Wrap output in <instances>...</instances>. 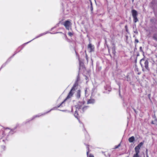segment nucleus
Masks as SVG:
<instances>
[{"label": "nucleus", "mask_w": 157, "mask_h": 157, "mask_svg": "<svg viewBox=\"0 0 157 157\" xmlns=\"http://www.w3.org/2000/svg\"><path fill=\"white\" fill-rule=\"evenodd\" d=\"M140 64L143 68L144 67L146 69H148V62L147 60L144 59H141L140 60Z\"/></svg>", "instance_id": "nucleus-1"}, {"label": "nucleus", "mask_w": 157, "mask_h": 157, "mask_svg": "<svg viewBox=\"0 0 157 157\" xmlns=\"http://www.w3.org/2000/svg\"><path fill=\"white\" fill-rule=\"evenodd\" d=\"M143 144V142H141L137 146L135 147V151L140 152V150Z\"/></svg>", "instance_id": "nucleus-2"}, {"label": "nucleus", "mask_w": 157, "mask_h": 157, "mask_svg": "<svg viewBox=\"0 0 157 157\" xmlns=\"http://www.w3.org/2000/svg\"><path fill=\"white\" fill-rule=\"evenodd\" d=\"M88 48L89 49L90 52H92L93 51L94 48L91 44H89L88 45Z\"/></svg>", "instance_id": "nucleus-3"}, {"label": "nucleus", "mask_w": 157, "mask_h": 157, "mask_svg": "<svg viewBox=\"0 0 157 157\" xmlns=\"http://www.w3.org/2000/svg\"><path fill=\"white\" fill-rule=\"evenodd\" d=\"M63 25L67 29H69V21L67 20L64 23Z\"/></svg>", "instance_id": "nucleus-4"}, {"label": "nucleus", "mask_w": 157, "mask_h": 157, "mask_svg": "<svg viewBox=\"0 0 157 157\" xmlns=\"http://www.w3.org/2000/svg\"><path fill=\"white\" fill-rule=\"evenodd\" d=\"M68 98H69V94L67 96L66 98L61 103V104H60V105L58 106H57V107L58 108L60 106H62V107H63V105H64V102L65 101H66V100Z\"/></svg>", "instance_id": "nucleus-5"}, {"label": "nucleus", "mask_w": 157, "mask_h": 157, "mask_svg": "<svg viewBox=\"0 0 157 157\" xmlns=\"http://www.w3.org/2000/svg\"><path fill=\"white\" fill-rule=\"evenodd\" d=\"M132 15L133 17H136L137 15V12L135 10H132Z\"/></svg>", "instance_id": "nucleus-6"}, {"label": "nucleus", "mask_w": 157, "mask_h": 157, "mask_svg": "<svg viewBox=\"0 0 157 157\" xmlns=\"http://www.w3.org/2000/svg\"><path fill=\"white\" fill-rule=\"evenodd\" d=\"M134 140H135V138H134V137L133 136L130 137L128 139L130 143H132V142H133Z\"/></svg>", "instance_id": "nucleus-7"}, {"label": "nucleus", "mask_w": 157, "mask_h": 157, "mask_svg": "<svg viewBox=\"0 0 157 157\" xmlns=\"http://www.w3.org/2000/svg\"><path fill=\"white\" fill-rule=\"evenodd\" d=\"M75 90V89L74 87H73L71 90L70 93H69V97L70 96H72L74 93V92Z\"/></svg>", "instance_id": "nucleus-8"}, {"label": "nucleus", "mask_w": 157, "mask_h": 157, "mask_svg": "<svg viewBox=\"0 0 157 157\" xmlns=\"http://www.w3.org/2000/svg\"><path fill=\"white\" fill-rule=\"evenodd\" d=\"M136 153L133 155V157H139V153L140 152L135 151Z\"/></svg>", "instance_id": "nucleus-9"}, {"label": "nucleus", "mask_w": 157, "mask_h": 157, "mask_svg": "<svg viewBox=\"0 0 157 157\" xmlns=\"http://www.w3.org/2000/svg\"><path fill=\"white\" fill-rule=\"evenodd\" d=\"M80 90H78L77 91V97H78V98H79L80 97Z\"/></svg>", "instance_id": "nucleus-10"}, {"label": "nucleus", "mask_w": 157, "mask_h": 157, "mask_svg": "<svg viewBox=\"0 0 157 157\" xmlns=\"http://www.w3.org/2000/svg\"><path fill=\"white\" fill-rule=\"evenodd\" d=\"M133 18H134V21L136 23L138 21V19L136 17H134Z\"/></svg>", "instance_id": "nucleus-11"}, {"label": "nucleus", "mask_w": 157, "mask_h": 157, "mask_svg": "<svg viewBox=\"0 0 157 157\" xmlns=\"http://www.w3.org/2000/svg\"><path fill=\"white\" fill-rule=\"evenodd\" d=\"M112 50H113V53L115 54V48H113L112 49Z\"/></svg>", "instance_id": "nucleus-12"}, {"label": "nucleus", "mask_w": 157, "mask_h": 157, "mask_svg": "<svg viewBox=\"0 0 157 157\" xmlns=\"http://www.w3.org/2000/svg\"><path fill=\"white\" fill-rule=\"evenodd\" d=\"M90 3H91V10L92 11V10H93V8L92 6V3H91V1H90Z\"/></svg>", "instance_id": "nucleus-13"}, {"label": "nucleus", "mask_w": 157, "mask_h": 157, "mask_svg": "<svg viewBox=\"0 0 157 157\" xmlns=\"http://www.w3.org/2000/svg\"><path fill=\"white\" fill-rule=\"evenodd\" d=\"M64 36L65 37V38L67 40H68L67 38L66 35L64 34Z\"/></svg>", "instance_id": "nucleus-14"}, {"label": "nucleus", "mask_w": 157, "mask_h": 157, "mask_svg": "<svg viewBox=\"0 0 157 157\" xmlns=\"http://www.w3.org/2000/svg\"><path fill=\"white\" fill-rule=\"evenodd\" d=\"M89 157H94V156L92 155H90L89 156Z\"/></svg>", "instance_id": "nucleus-15"}, {"label": "nucleus", "mask_w": 157, "mask_h": 157, "mask_svg": "<svg viewBox=\"0 0 157 157\" xmlns=\"http://www.w3.org/2000/svg\"><path fill=\"white\" fill-rule=\"evenodd\" d=\"M73 35V33H69V36H72Z\"/></svg>", "instance_id": "nucleus-16"}, {"label": "nucleus", "mask_w": 157, "mask_h": 157, "mask_svg": "<svg viewBox=\"0 0 157 157\" xmlns=\"http://www.w3.org/2000/svg\"><path fill=\"white\" fill-rule=\"evenodd\" d=\"M137 42V43H138V40H135Z\"/></svg>", "instance_id": "nucleus-17"}, {"label": "nucleus", "mask_w": 157, "mask_h": 157, "mask_svg": "<svg viewBox=\"0 0 157 157\" xmlns=\"http://www.w3.org/2000/svg\"><path fill=\"white\" fill-rule=\"evenodd\" d=\"M90 101L91 100H89V101H88V102H89V103H91V102H90Z\"/></svg>", "instance_id": "nucleus-18"}, {"label": "nucleus", "mask_w": 157, "mask_h": 157, "mask_svg": "<svg viewBox=\"0 0 157 157\" xmlns=\"http://www.w3.org/2000/svg\"><path fill=\"white\" fill-rule=\"evenodd\" d=\"M118 147H115V148H117Z\"/></svg>", "instance_id": "nucleus-19"}, {"label": "nucleus", "mask_w": 157, "mask_h": 157, "mask_svg": "<svg viewBox=\"0 0 157 157\" xmlns=\"http://www.w3.org/2000/svg\"><path fill=\"white\" fill-rule=\"evenodd\" d=\"M152 124H154V123H153V122H152Z\"/></svg>", "instance_id": "nucleus-20"}, {"label": "nucleus", "mask_w": 157, "mask_h": 157, "mask_svg": "<svg viewBox=\"0 0 157 157\" xmlns=\"http://www.w3.org/2000/svg\"><path fill=\"white\" fill-rule=\"evenodd\" d=\"M120 145V144H119L118 147Z\"/></svg>", "instance_id": "nucleus-21"}, {"label": "nucleus", "mask_w": 157, "mask_h": 157, "mask_svg": "<svg viewBox=\"0 0 157 157\" xmlns=\"http://www.w3.org/2000/svg\"><path fill=\"white\" fill-rule=\"evenodd\" d=\"M48 112H49V111H48V112H47V113H48Z\"/></svg>", "instance_id": "nucleus-22"}, {"label": "nucleus", "mask_w": 157, "mask_h": 157, "mask_svg": "<svg viewBox=\"0 0 157 157\" xmlns=\"http://www.w3.org/2000/svg\"><path fill=\"white\" fill-rule=\"evenodd\" d=\"M87 155L88 154V152H87Z\"/></svg>", "instance_id": "nucleus-23"}]
</instances>
